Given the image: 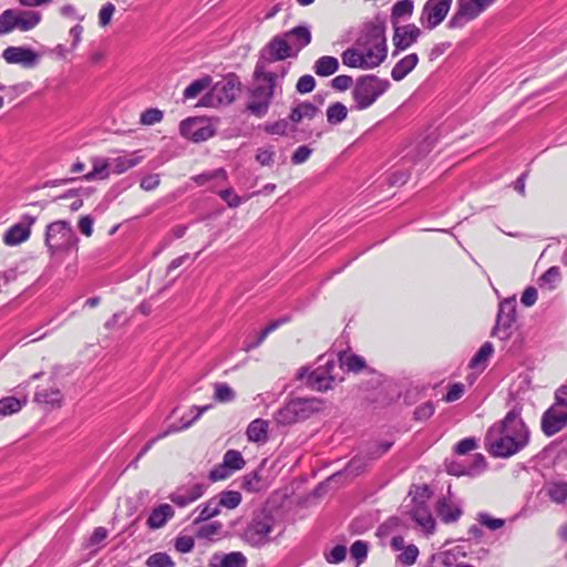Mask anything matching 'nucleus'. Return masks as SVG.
Here are the masks:
<instances>
[{
  "label": "nucleus",
  "mask_w": 567,
  "mask_h": 567,
  "mask_svg": "<svg viewBox=\"0 0 567 567\" xmlns=\"http://www.w3.org/2000/svg\"><path fill=\"white\" fill-rule=\"evenodd\" d=\"M353 84V79L350 75H338L331 81V86L337 91H346Z\"/></svg>",
  "instance_id": "obj_64"
},
{
  "label": "nucleus",
  "mask_w": 567,
  "mask_h": 567,
  "mask_svg": "<svg viewBox=\"0 0 567 567\" xmlns=\"http://www.w3.org/2000/svg\"><path fill=\"white\" fill-rule=\"evenodd\" d=\"M386 52L384 23L370 21L363 25L354 47L342 52L341 60L349 68L373 69L385 60Z\"/></svg>",
  "instance_id": "obj_2"
},
{
  "label": "nucleus",
  "mask_w": 567,
  "mask_h": 567,
  "mask_svg": "<svg viewBox=\"0 0 567 567\" xmlns=\"http://www.w3.org/2000/svg\"><path fill=\"white\" fill-rule=\"evenodd\" d=\"M93 169L84 175V179L92 181L94 178H106L109 177L110 173V162L103 158H93L92 161Z\"/></svg>",
  "instance_id": "obj_39"
},
{
  "label": "nucleus",
  "mask_w": 567,
  "mask_h": 567,
  "mask_svg": "<svg viewBox=\"0 0 567 567\" xmlns=\"http://www.w3.org/2000/svg\"><path fill=\"white\" fill-rule=\"evenodd\" d=\"M265 131L268 133V134H274V135H285L287 134L289 131H295V124H292L288 118H282V120H279L275 123H271V124H267L265 126Z\"/></svg>",
  "instance_id": "obj_44"
},
{
  "label": "nucleus",
  "mask_w": 567,
  "mask_h": 567,
  "mask_svg": "<svg viewBox=\"0 0 567 567\" xmlns=\"http://www.w3.org/2000/svg\"><path fill=\"white\" fill-rule=\"evenodd\" d=\"M44 243L50 255L53 256L59 252L78 250L79 238L70 221L56 220L47 226Z\"/></svg>",
  "instance_id": "obj_6"
},
{
  "label": "nucleus",
  "mask_w": 567,
  "mask_h": 567,
  "mask_svg": "<svg viewBox=\"0 0 567 567\" xmlns=\"http://www.w3.org/2000/svg\"><path fill=\"white\" fill-rule=\"evenodd\" d=\"M221 527L223 525L218 522L205 524L198 529L197 536L200 538H209L214 535H217Z\"/></svg>",
  "instance_id": "obj_60"
},
{
  "label": "nucleus",
  "mask_w": 567,
  "mask_h": 567,
  "mask_svg": "<svg viewBox=\"0 0 567 567\" xmlns=\"http://www.w3.org/2000/svg\"><path fill=\"white\" fill-rule=\"evenodd\" d=\"M567 424V408L551 405L542 417V429L547 436L563 430Z\"/></svg>",
  "instance_id": "obj_16"
},
{
  "label": "nucleus",
  "mask_w": 567,
  "mask_h": 567,
  "mask_svg": "<svg viewBox=\"0 0 567 567\" xmlns=\"http://www.w3.org/2000/svg\"><path fill=\"white\" fill-rule=\"evenodd\" d=\"M268 431V421L256 419L247 427L246 434L248 441L259 443L266 442Z\"/></svg>",
  "instance_id": "obj_33"
},
{
  "label": "nucleus",
  "mask_w": 567,
  "mask_h": 567,
  "mask_svg": "<svg viewBox=\"0 0 567 567\" xmlns=\"http://www.w3.org/2000/svg\"><path fill=\"white\" fill-rule=\"evenodd\" d=\"M174 508L169 504H161L151 512L146 525L151 529L162 528L174 517Z\"/></svg>",
  "instance_id": "obj_23"
},
{
  "label": "nucleus",
  "mask_w": 567,
  "mask_h": 567,
  "mask_svg": "<svg viewBox=\"0 0 567 567\" xmlns=\"http://www.w3.org/2000/svg\"><path fill=\"white\" fill-rule=\"evenodd\" d=\"M245 465V460L239 451L228 450L223 458V463L215 466L209 472V480L212 482H217L227 478L235 471L243 468Z\"/></svg>",
  "instance_id": "obj_13"
},
{
  "label": "nucleus",
  "mask_w": 567,
  "mask_h": 567,
  "mask_svg": "<svg viewBox=\"0 0 567 567\" xmlns=\"http://www.w3.org/2000/svg\"><path fill=\"white\" fill-rule=\"evenodd\" d=\"M192 409L196 411V414L194 415V417H193V419H190V420H188V421H185V422H184V419H182L181 421H182L183 423H182V425H181V426H174V425H172V426H169V429H168L167 431H165V432H163V433L158 434L156 437H154V439H152L150 442H147V443L145 444V446L142 449V451L137 454V456H136L135 461L133 462V464H136V463L140 461V458H141V457H143V456H144V455H145V454L151 450V447L153 446V444H154L156 441H158V440H161V439L165 437L166 435H168V434H169V433H172V432H177V431H179V430H185V429L189 427V426H190V425H192L196 420H198V419L200 417V415H202L206 410H208V409H209V405H205V406H203V408L193 406Z\"/></svg>",
  "instance_id": "obj_21"
},
{
  "label": "nucleus",
  "mask_w": 567,
  "mask_h": 567,
  "mask_svg": "<svg viewBox=\"0 0 567 567\" xmlns=\"http://www.w3.org/2000/svg\"><path fill=\"white\" fill-rule=\"evenodd\" d=\"M322 408V402L316 398H296L288 401L274 413L277 425L288 426L309 419Z\"/></svg>",
  "instance_id": "obj_4"
},
{
  "label": "nucleus",
  "mask_w": 567,
  "mask_h": 567,
  "mask_svg": "<svg viewBox=\"0 0 567 567\" xmlns=\"http://www.w3.org/2000/svg\"><path fill=\"white\" fill-rule=\"evenodd\" d=\"M163 120V112L158 109H147L141 114V124L154 125Z\"/></svg>",
  "instance_id": "obj_55"
},
{
  "label": "nucleus",
  "mask_w": 567,
  "mask_h": 567,
  "mask_svg": "<svg viewBox=\"0 0 567 567\" xmlns=\"http://www.w3.org/2000/svg\"><path fill=\"white\" fill-rule=\"evenodd\" d=\"M348 109L341 102H334L327 109V121L331 125H337L347 118Z\"/></svg>",
  "instance_id": "obj_40"
},
{
  "label": "nucleus",
  "mask_w": 567,
  "mask_h": 567,
  "mask_svg": "<svg viewBox=\"0 0 567 567\" xmlns=\"http://www.w3.org/2000/svg\"><path fill=\"white\" fill-rule=\"evenodd\" d=\"M28 403V396L21 399L16 396H6L0 400V416H9L18 413Z\"/></svg>",
  "instance_id": "obj_34"
},
{
  "label": "nucleus",
  "mask_w": 567,
  "mask_h": 567,
  "mask_svg": "<svg viewBox=\"0 0 567 567\" xmlns=\"http://www.w3.org/2000/svg\"><path fill=\"white\" fill-rule=\"evenodd\" d=\"M274 527V515L267 509H258L239 533V537L251 547H261L270 542Z\"/></svg>",
  "instance_id": "obj_5"
},
{
  "label": "nucleus",
  "mask_w": 567,
  "mask_h": 567,
  "mask_svg": "<svg viewBox=\"0 0 567 567\" xmlns=\"http://www.w3.org/2000/svg\"><path fill=\"white\" fill-rule=\"evenodd\" d=\"M212 567H247V558L241 551L228 554H215L210 563Z\"/></svg>",
  "instance_id": "obj_26"
},
{
  "label": "nucleus",
  "mask_w": 567,
  "mask_h": 567,
  "mask_svg": "<svg viewBox=\"0 0 567 567\" xmlns=\"http://www.w3.org/2000/svg\"><path fill=\"white\" fill-rule=\"evenodd\" d=\"M546 495L556 504H564L567 501V483H548L545 487Z\"/></svg>",
  "instance_id": "obj_36"
},
{
  "label": "nucleus",
  "mask_w": 567,
  "mask_h": 567,
  "mask_svg": "<svg viewBox=\"0 0 567 567\" xmlns=\"http://www.w3.org/2000/svg\"><path fill=\"white\" fill-rule=\"evenodd\" d=\"M205 489L206 486L199 483L192 486H179L168 495V499L178 507H186L200 498Z\"/></svg>",
  "instance_id": "obj_18"
},
{
  "label": "nucleus",
  "mask_w": 567,
  "mask_h": 567,
  "mask_svg": "<svg viewBox=\"0 0 567 567\" xmlns=\"http://www.w3.org/2000/svg\"><path fill=\"white\" fill-rule=\"evenodd\" d=\"M478 523L488 528L489 530H496L505 525V520L502 518H494L487 513H480L477 515Z\"/></svg>",
  "instance_id": "obj_53"
},
{
  "label": "nucleus",
  "mask_w": 567,
  "mask_h": 567,
  "mask_svg": "<svg viewBox=\"0 0 567 567\" xmlns=\"http://www.w3.org/2000/svg\"><path fill=\"white\" fill-rule=\"evenodd\" d=\"M560 279V271L558 267H550L539 278L540 286H548L549 290L555 289L557 282Z\"/></svg>",
  "instance_id": "obj_48"
},
{
  "label": "nucleus",
  "mask_w": 567,
  "mask_h": 567,
  "mask_svg": "<svg viewBox=\"0 0 567 567\" xmlns=\"http://www.w3.org/2000/svg\"><path fill=\"white\" fill-rule=\"evenodd\" d=\"M2 58L10 64H20L24 68L34 66L39 60V55L25 47H8L3 50Z\"/></svg>",
  "instance_id": "obj_19"
},
{
  "label": "nucleus",
  "mask_w": 567,
  "mask_h": 567,
  "mask_svg": "<svg viewBox=\"0 0 567 567\" xmlns=\"http://www.w3.org/2000/svg\"><path fill=\"white\" fill-rule=\"evenodd\" d=\"M414 2L413 0H399L391 9V21L396 25L399 19L409 18L413 14Z\"/></svg>",
  "instance_id": "obj_35"
},
{
  "label": "nucleus",
  "mask_w": 567,
  "mask_h": 567,
  "mask_svg": "<svg viewBox=\"0 0 567 567\" xmlns=\"http://www.w3.org/2000/svg\"><path fill=\"white\" fill-rule=\"evenodd\" d=\"M198 509L200 511L199 515L194 520L195 524L206 522L220 513V506L216 497H213L209 501H207L203 506H199Z\"/></svg>",
  "instance_id": "obj_38"
},
{
  "label": "nucleus",
  "mask_w": 567,
  "mask_h": 567,
  "mask_svg": "<svg viewBox=\"0 0 567 567\" xmlns=\"http://www.w3.org/2000/svg\"><path fill=\"white\" fill-rule=\"evenodd\" d=\"M316 86V80L312 75L306 74L299 78L296 90L301 94L310 93Z\"/></svg>",
  "instance_id": "obj_56"
},
{
  "label": "nucleus",
  "mask_w": 567,
  "mask_h": 567,
  "mask_svg": "<svg viewBox=\"0 0 567 567\" xmlns=\"http://www.w3.org/2000/svg\"><path fill=\"white\" fill-rule=\"evenodd\" d=\"M226 178L227 173L224 168H217L192 177V179L199 186H203L213 179L226 181Z\"/></svg>",
  "instance_id": "obj_45"
},
{
  "label": "nucleus",
  "mask_w": 567,
  "mask_h": 567,
  "mask_svg": "<svg viewBox=\"0 0 567 567\" xmlns=\"http://www.w3.org/2000/svg\"><path fill=\"white\" fill-rule=\"evenodd\" d=\"M287 41H290L291 49L296 54L311 42L310 29L306 25H298L284 33Z\"/></svg>",
  "instance_id": "obj_22"
},
{
  "label": "nucleus",
  "mask_w": 567,
  "mask_h": 567,
  "mask_svg": "<svg viewBox=\"0 0 567 567\" xmlns=\"http://www.w3.org/2000/svg\"><path fill=\"white\" fill-rule=\"evenodd\" d=\"M419 56L416 53H411L402 58L395 63L391 71V76L394 81L403 80L417 64Z\"/></svg>",
  "instance_id": "obj_28"
},
{
  "label": "nucleus",
  "mask_w": 567,
  "mask_h": 567,
  "mask_svg": "<svg viewBox=\"0 0 567 567\" xmlns=\"http://www.w3.org/2000/svg\"><path fill=\"white\" fill-rule=\"evenodd\" d=\"M390 87V82L374 74L362 75L357 79L352 90V99L358 110H365Z\"/></svg>",
  "instance_id": "obj_7"
},
{
  "label": "nucleus",
  "mask_w": 567,
  "mask_h": 567,
  "mask_svg": "<svg viewBox=\"0 0 567 567\" xmlns=\"http://www.w3.org/2000/svg\"><path fill=\"white\" fill-rule=\"evenodd\" d=\"M214 399L217 402H230L235 399V391L227 383H215Z\"/></svg>",
  "instance_id": "obj_46"
},
{
  "label": "nucleus",
  "mask_w": 567,
  "mask_h": 567,
  "mask_svg": "<svg viewBox=\"0 0 567 567\" xmlns=\"http://www.w3.org/2000/svg\"><path fill=\"white\" fill-rule=\"evenodd\" d=\"M465 386L463 383H454L450 386L447 393L444 395L443 400L445 402H454L464 394Z\"/></svg>",
  "instance_id": "obj_62"
},
{
  "label": "nucleus",
  "mask_w": 567,
  "mask_h": 567,
  "mask_svg": "<svg viewBox=\"0 0 567 567\" xmlns=\"http://www.w3.org/2000/svg\"><path fill=\"white\" fill-rule=\"evenodd\" d=\"M339 69V61L331 55H323L319 58L313 64V71L318 76H330Z\"/></svg>",
  "instance_id": "obj_32"
},
{
  "label": "nucleus",
  "mask_w": 567,
  "mask_h": 567,
  "mask_svg": "<svg viewBox=\"0 0 567 567\" xmlns=\"http://www.w3.org/2000/svg\"><path fill=\"white\" fill-rule=\"evenodd\" d=\"M493 351V344L491 342H485L476 352V354L472 358L470 367L476 368L480 367L481 364H484L487 361V359L492 355Z\"/></svg>",
  "instance_id": "obj_47"
},
{
  "label": "nucleus",
  "mask_w": 567,
  "mask_h": 567,
  "mask_svg": "<svg viewBox=\"0 0 567 567\" xmlns=\"http://www.w3.org/2000/svg\"><path fill=\"white\" fill-rule=\"evenodd\" d=\"M516 321V303L506 299L499 303L495 327L492 330L493 337L506 340L512 336V326Z\"/></svg>",
  "instance_id": "obj_12"
},
{
  "label": "nucleus",
  "mask_w": 567,
  "mask_h": 567,
  "mask_svg": "<svg viewBox=\"0 0 567 567\" xmlns=\"http://www.w3.org/2000/svg\"><path fill=\"white\" fill-rule=\"evenodd\" d=\"M436 511H437V515L446 524L456 522L463 513L461 507L453 505L451 502H449L445 498H441L437 502Z\"/></svg>",
  "instance_id": "obj_30"
},
{
  "label": "nucleus",
  "mask_w": 567,
  "mask_h": 567,
  "mask_svg": "<svg viewBox=\"0 0 567 567\" xmlns=\"http://www.w3.org/2000/svg\"><path fill=\"white\" fill-rule=\"evenodd\" d=\"M497 0H457L456 10L449 20L450 29H460L468 22L477 19L483 12L491 8Z\"/></svg>",
  "instance_id": "obj_10"
},
{
  "label": "nucleus",
  "mask_w": 567,
  "mask_h": 567,
  "mask_svg": "<svg viewBox=\"0 0 567 567\" xmlns=\"http://www.w3.org/2000/svg\"><path fill=\"white\" fill-rule=\"evenodd\" d=\"M33 400L38 404L55 409L62 405L63 394L59 388L39 389Z\"/></svg>",
  "instance_id": "obj_25"
},
{
  "label": "nucleus",
  "mask_w": 567,
  "mask_h": 567,
  "mask_svg": "<svg viewBox=\"0 0 567 567\" xmlns=\"http://www.w3.org/2000/svg\"><path fill=\"white\" fill-rule=\"evenodd\" d=\"M140 151L133 152L131 154H126L123 156H118L116 158H113L110 161V171L113 174H123L130 168L135 167L138 165L142 159L144 158L143 155L140 154Z\"/></svg>",
  "instance_id": "obj_24"
},
{
  "label": "nucleus",
  "mask_w": 567,
  "mask_h": 567,
  "mask_svg": "<svg viewBox=\"0 0 567 567\" xmlns=\"http://www.w3.org/2000/svg\"><path fill=\"white\" fill-rule=\"evenodd\" d=\"M434 411V404L432 402H425L415 409L414 419L417 421H425L433 415Z\"/></svg>",
  "instance_id": "obj_58"
},
{
  "label": "nucleus",
  "mask_w": 567,
  "mask_h": 567,
  "mask_svg": "<svg viewBox=\"0 0 567 567\" xmlns=\"http://www.w3.org/2000/svg\"><path fill=\"white\" fill-rule=\"evenodd\" d=\"M347 555V548L343 545L334 546L331 551L327 555V560L331 564H339L344 560Z\"/></svg>",
  "instance_id": "obj_63"
},
{
  "label": "nucleus",
  "mask_w": 567,
  "mask_h": 567,
  "mask_svg": "<svg viewBox=\"0 0 567 567\" xmlns=\"http://www.w3.org/2000/svg\"><path fill=\"white\" fill-rule=\"evenodd\" d=\"M368 543L364 540H355L350 547V554L358 564H361L368 556Z\"/></svg>",
  "instance_id": "obj_51"
},
{
  "label": "nucleus",
  "mask_w": 567,
  "mask_h": 567,
  "mask_svg": "<svg viewBox=\"0 0 567 567\" xmlns=\"http://www.w3.org/2000/svg\"><path fill=\"white\" fill-rule=\"evenodd\" d=\"M287 73L285 68L279 72L266 71V75H257V68L255 66L252 79L254 82L249 89V96L247 102V111L257 116L262 117L267 114L271 100L275 95L276 87L279 80H282Z\"/></svg>",
  "instance_id": "obj_3"
},
{
  "label": "nucleus",
  "mask_w": 567,
  "mask_h": 567,
  "mask_svg": "<svg viewBox=\"0 0 567 567\" xmlns=\"http://www.w3.org/2000/svg\"><path fill=\"white\" fill-rule=\"evenodd\" d=\"M41 14L37 11H24L16 9V29L29 31L38 25Z\"/></svg>",
  "instance_id": "obj_31"
},
{
  "label": "nucleus",
  "mask_w": 567,
  "mask_h": 567,
  "mask_svg": "<svg viewBox=\"0 0 567 567\" xmlns=\"http://www.w3.org/2000/svg\"><path fill=\"white\" fill-rule=\"evenodd\" d=\"M216 498L220 507L228 509L236 508L241 502V495L236 491H224Z\"/></svg>",
  "instance_id": "obj_42"
},
{
  "label": "nucleus",
  "mask_w": 567,
  "mask_h": 567,
  "mask_svg": "<svg viewBox=\"0 0 567 567\" xmlns=\"http://www.w3.org/2000/svg\"><path fill=\"white\" fill-rule=\"evenodd\" d=\"M16 29V9H7L0 14V35L10 33Z\"/></svg>",
  "instance_id": "obj_43"
},
{
  "label": "nucleus",
  "mask_w": 567,
  "mask_h": 567,
  "mask_svg": "<svg viewBox=\"0 0 567 567\" xmlns=\"http://www.w3.org/2000/svg\"><path fill=\"white\" fill-rule=\"evenodd\" d=\"M212 83L210 76H205L202 79H198L194 82H192L185 90H184V99L192 100L197 97L205 89H207Z\"/></svg>",
  "instance_id": "obj_41"
},
{
  "label": "nucleus",
  "mask_w": 567,
  "mask_h": 567,
  "mask_svg": "<svg viewBox=\"0 0 567 567\" xmlns=\"http://www.w3.org/2000/svg\"><path fill=\"white\" fill-rule=\"evenodd\" d=\"M367 466L368 462L364 456H355L348 463L344 472L349 475L357 476L363 473Z\"/></svg>",
  "instance_id": "obj_50"
},
{
  "label": "nucleus",
  "mask_w": 567,
  "mask_h": 567,
  "mask_svg": "<svg viewBox=\"0 0 567 567\" xmlns=\"http://www.w3.org/2000/svg\"><path fill=\"white\" fill-rule=\"evenodd\" d=\"M421 29L414 23H408L404 25H394L393 33V45L394 52L396 54L400 51H404L409 49L412 44H414L419 38L421 37Z\"/></svg>",
  "instance_id": "obj_15"
},
{
  "label": "nucleus",
  "mask_w": 567,
  "mask_h": 567,
  "mask_svg": "<svg viewBox=\"0 0 567 567\" xmlns=\"http://www.w3.org/2000/svg\"><path fill=\"white\" fill-rule=\"evenodd\" d=\"M520 414L522 408L515 405L502 421L488 429L484 444L491 455L508 458L527 446L529 431Z\"/></svg>",
  "instance_id": "obj_1"
},
{
  "label": "nucleus",
  "mask_w": 567,
  "mask_h": 567,
  "mask_svg": "<svg viewBox=\"0 0 567 567\" xmlns=\"http://www.w3.org/2000/svg\"><path fill=\"white\" fill-rule=\"evenodd\" d=\"M419 556V548L415 545H409L403 548V551L399 555V560L404 566L413 565Z\"/></svg>",
  "instance_id": "obj_54"
},
{
  "label": "nucleus",
  "mask_w": 567,
  "mask_h": 567,
  "mask_svg": "<svg viewBox=\"0 0 567 567\" xmlns=\"http://www.w3.org/2000/svg\"><path fill=\"white\" fill-rule=\"evenodd\" d=\"M114 12L115 6L111 2L105 3L99 12V24L101 27H106L107 24H110Z\"/></svg>",
  "instance_id": "obj_59"
},
{
  "label": "nucleus",
  "mask_w": 567,
  "mask_h": 567,
  "mask_svg": "<svg viewBox=\"0 0 567 567\" xmlns=\"http://www.w3.org/2000/svg\"><path fill=\"white\" fill-rule=\"evenodd\" d=\"M411 517L427 534H432L434 532L435 520L430 509L425 505L417 504L411 511Z\"/></svg>",
  "instance_id": "obj_27"
},
{
  "label": "nucleus",
  "mask_w": 567,
  "mask_h": 567,
  "mask_svg": "<svg viewBox=\"0 0 567 567\" xmlns=\"http://www.w3.org/2000/svg\"><path fill=\"white\" fill-rule=\"evenodd\" d=\"M334 367V362H327L324 368H318L309 373L307 383L318 391L331 389L337 380V377L331 373Z\"/></svg>",
  "instance_id": "obj_20"
},
{
  "label": "nucleus",
  "mask_w": 567,
  "mask_h": 567,
  "mask_svg": "<svg viewBox=\"0 0 567 567\" xmlns=\"http://www.w3.org/2000/svg\"><path fill=\"white\" fill-rule=\"evenodd\" d=\"M318 113V106L310 102H301L291 109L289 120L292 124H298L303 120H312Z\"/></svg>",
  "instance_id": "obj_29"
},
{
  "label": "nucleus",
  "mask_w": 567,
  "mask_h": 567,
  "mask_svg": "<svg viewBox=\"0 0 567 567\" xmlns=\"http://www.w3.org/2000/svg\"><path fill=\"white\" fill-rule=\"evenodd\" d=\"M194 545L195 540L192 536H178L175 540L176 550L183 554L189 553Z\"/></svg>",
  "instance_id": "obj_61"
},
{
  "label": "nucleus",
  "mask_w": 567,
  "mask_h": 567,
  "mask_svg": "<svg viewBox=\"0 0 567 567\" xmlns=\"http://www.w3.org/2000/svg\"><path fill=\"white\" fill-rule=\"evenodd\" d=\"M179 133L193 142H204L214 135V130L200 117H188L179 124Z\"/></svg>",
  "instance_id": "obj_14"
},
{
  "label": "nucleus",
  "mask_w": 567,
  "mask_h": 567,
  "mask_svg": "<svg viewBox=\"0 0 567 567\" xmlns=\"http://www.w3.org/2000/svg\"><path fill=\"white\" fill-rule=\"evenodd\" d=\"M453 0H426L419 18L420 24L427 30H433L446 18Z\"/></svg>",
  "instance_id": "obj_11"
},
{
  "label": "nucleus",
  "mask_w": 567,
  "mask_h": 567,
  "mask_svg": "<svg viewBox=\"0 0 567 567\" xmlns=\"http://www.w3.org/2000/svg\"><path fill=\"white\" fill-rule=\"evenodd\" d=\"M147 567H173L174 561L166 553H155L146 560Z\"/></svg>",
  "instance_id": "obj_49"
},
{
  "label": "nucleus",
  "mask_w": 567,
  "mask_h": 567,
  "mask_svg": "<svg viewBox=\"0 0 567 567\" xmlns=\"http://www.w3.org/2000/svg\"><path fill=\"white\" fill-rule=\"evenodd\" d=\"M241 92V82L235 73H228L216 82L210 91L202 99V105L217 107L233 103Z\"/></svg>",
  "instance_id": "obj_8"
},
{
  "label": "nucleus",
  "mask_w": 567,
  "mask_h": 567,
  "mask_svg": "<svg viewBox=\"0 0 567 567\" xmlns=\"http://www.w3.org/2000/svg\"><path fill=\"white\" fill-rule=\"evenodd\" d=\"M293 55H296V53H292V49L285 35L274 37L260 52L256 63L257 75H266V71H270L268 69L269 64Z\"/></svg>",
  "instance_id": "obj_9"
},
{
  "label": "nucleus",
  "mask_w": 567,
  "mask_h": 567,
  "mask_svg": "<svg viewBox=\"0 0 567 567\" xmlns=\"http://www.w3.org/2000/svg\"><path fill=\"white\" fill-rule=\"evenodd\" d=\"M241 486L248 492H258L262 488L261 476L252 472L244 477Z\"/></svg>",
  "instance_id": "obj_52"
},
{
  "label": "nucleus",
  "mask_w": 567,
  "mask_h": 567,
  "mask_svg": "<svg viewBox=\"0 0 567 567\" xmlns=\"http://www.w3.org/2000/svg\"><path fill=\"white\" fill-rule=\"evenodd\" d=\"M477 447V441L474 437L461 440L455 446L454 452L458 455H465Z\"/></svg>",
  "instance_id": "obj_57"
},
{
  "label": "nucleus",
  "mask_w": 567,
  "mask_h": 567,
  "mask_svg": "<svg viewBox=\"0 0 567 567\" xmlns=\"http://www.w3.org/2000/svg\"><path fill=\"white\" fill-rule=\"evenodd\" d=\"M37 217L23 215L21 223L11 226L3 236V241L8 246H17L29 239L31 235V226L35 223Z\"/></svg>",
  "instance_id": "obj_17"
},
{
  "label": "nucleus",
  "mask_w": 567,
  "mask_h": 567,
  "mask_svg": "<svg viewBox=\"0 0 567 567\" xmlns=\"http://www.w3.org/2000/svg\"><path fill=\"white\" fill-rule=\"evenodd\" d=\"M340 367L346 368L349 372H360L365 368V361L357 354L341 353L339 355Z\"/></svg>",
  "instance_id": "obj_37"
}]
</instances>
